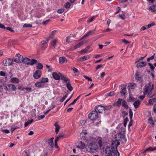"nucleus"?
Returning <instances> with one entry per match:
<instances>
[{"instance_id":"1","label":"nucleus","mask_w":156,"mask_h":156,"mask_svg":"<svg viewBox=\"0 0 156 156\" xmlns=\"http://www.w3.org/2000/svg\"><path fill=\"white\" fill-rule=\"evenodd\" d=\"M154 88V85L150 81L149 83L146 85L144 89V95L147 94L148 97L150 98L152 97L153 90Z\"/></svg>"},{"instance_id":"2","label":"nucleus","mask_w":156,"mask_h":156,"mask_svg":"<svg viewBox=\"0 0 156 156\" xmlns=\"http://www.w3.org/2000/svg\"><path fill=\"white\" fill-rule=\"evenodd\" d=\"M106 154L109 156H119V154L115 148L108 147L106 148L105 151Z\"/></svg>"},{"instance_id":"3","label":"nucleus","mask_w":156,"mask_h":156,"mask_svg":"<svg viewBox=\"0 0 156 156\" xmlns=\"http://www.w3.org/2000/svg\"><path fill=\"white\" fill-rule=\"evenodd\" d=\"M98 148L97 146L94 142L90 143L88 145V147H86V150L89 152H95Z\"/></svg>"},{"instance_id":"4","label":"nucleus","mask_w":156,"mask_h":156,"mask_svg":"<svg viewBox=\"0 0 156 156\" xmlns=\"http://www.w3.org/2000/svg\"><path fill=\"white\" fill-rule=\"evenodd\" d=\"M115 138L119 142L122 140V142H123V143H125L126 141V140L125 138V135L121 133H119L115 134Z\"/></svg>"},{"instance_id":"5","label":"nucleus","mask_w":156,"mask_h":156,"mask_svg":"<svg viewBox=\"0 0 156 156\" xmlns=\"http://www.w3.org/2000/svg\"><path fill=\"white\" fill-rule=\"evenodd\" d=\"M98 118V113L95 111H93L88 115L89 119L92 120L96 119Z\"/></svg>"},{"instance_id":"6","label":"nucleus","mask_w":156,"mask_h":156,"mask_svg":"<svg viewBox=\"0 0 156 156\" xmlns=\"http://www.w3.org/2000/svg\"><path fill=\"white\" fill-rule=\"evenodd\" d=\"M13 60L10 58L5 59L3 61V63L5 66L11 65L13 63Z\"/></svg>"},{"instance_id":"7","label":"nucleus","mask_w":156,"mask_h":156,"mask_svg":"<svg viewBox=\"0 0 156 156\" xmlns=\"http://www.w3.org/2000/svg\"><path fill=\"white\" fill-rule=\"evenodd\" d=\"M5 89L9 91H13L16 89V87L14 85L8 84L5 87Z\"/></svg>"},{"instance_id":"8","label":"nucleus","mask_w":156,"mask_h":156,"mask_svg":"<svg viewBox=\"0 0 156 156\" xmlns=\"http://www.w3.org/2000/svg\"><path fill=\"white\" fill-rule=\"evenodd\" d=\"M41 71L39 70H38L34 73L33 77L35 79H38L41 77Z\"/></svg>"},{"instance_id":"9","label":"nucleus","mask_w":156,"mask_h":156,"mask_svg":"<svg viewBox=\"0 0 156 156\" xmlns=\"http://www.w3.org/2000/svg\"><path fill=\"white\" fill-rule=\"evenodd\" d=\"M62 74L60 73H57L56 72H54L52 74V76L54 79L58 80L60 79Z\"/></svg>"},{"instance_id":"10","label":"nucleus","mask_w":156,"mask_h":156,"mask_svg":"<svg viewBox=\"0 0 156 156\" xmlns=\"http://www.w3.org/2000/svg\"><path fill=\"white\" fill-rule=\"evenodd\" d=\"M16 55L17 58H15L14 59V62L18 63H20L22 62L23 56L20 54H16Z\"/></svg>"},{"instance_id":"11","label":"nucleus","mask_w":156,"mask_h":156,"mask_svg":"<svg viewBox=\"0 0 156 156\" xmlns=\"http://www.w3.org/2000/svg\"><path fill=\"white\" fill-rule=\"evenodd\" d=\"M95 111L98 113H101L104 110V107L101 105H98L95 107Z\"/></svg>"},{"instance_id":"12","label":"nucleus","mask_w":156,"mask_h":156,"mask_svg":"<svg viewBox=\"0 0 156 156\" xmlns=\"http://www.w3.org/2000/svg\"><path fill=\"white\" fill-rule=\"evenodd\" d=\"M119 142L115 139L114 141H113L112 144V146L110 147L115 148L116 149H117V147L119 145Z\"/></svg>"},{"instance_id":"13","label":"nucleus","mask_w":156,"mask_h":156,"mask_svg":"<svg viewBox=\"0 0 156 156\" xmlns=\"http://www.w3.org/2000/svg\"><path fill=\"white\" fill-rule=\"evenodd\" d=\"M120 86L121 89H122V90L120 91V94L121 95H125L126 93V86L125 85L122 84Z\"/></svg>"},{"instance_id":"14","label":"nucleus","mask_w":156,"mask_h":156,"mask_svg":"<svg viewBox=\"0 0 156 156\" xmlns=\"http://www.w3.org/2000/svg\"><path fill=\"white\" fill-rule=\"evenodd\" d=\"M136 84L134 83H131L128 86V87H129L128 89L129 94L131 93V91L134 89V87H136Z\"/></svg>"},{"instance_id":"15","label":"nucleus","mask_w":156,"mask_h":156,"mask_svg":"<svg viewBox=\"0 0 156 156\" xmlns=\"http://www.w3.org/2000/svg\"><path fill=\"white\" fill-rule=\"evenodd\" d=\"M147 65L146 62L142 61L137 63V68H142L145 67Z\"/></svg>"},{"instance_id":"16","label":"nucleus","mask_w":156,"mask_h":156,"mask_svg":"<svg viewBox=\"0 0 156 156\" xmlns=\"http://www.w3.org/2000/svg\"><path fill=\"white\" fill-rule=\"evenodd\" d=\"M61 79L63 80L66 84L70 82V80L68 78L66 77V76L63 75H62Z\"/></svg>"},{"instance_id":"17","label":"nucleus","mask_w":156,"mask_h":156,"mask_svg":"<svg viewBox=\"0 0 156 156\" xmlns=\"http://www.w3.org/2000/svg\"><path fill=\"white\" fill-rule=\"evenodd\" d=\"M53 139L54 137H52L50 139L46 141V143L48 144L51 147H53L54 146Z\"/></svg>"},{"instance_id":"18","label":"nucleus","mask_w":156,"mask_h":156,"mask_svg":"<svg viewBox=\"0 0 156 156\" xmlns=\"http://www.w3.org/2000/svg\"><path fill=\"white\" fill-rule=\"evenodd\" d=\"M156 150V147H150L145 150L144 152L153 151Z\"/></svg>"},{"instance_id":"19","label":"nucleus","mask_w":156,"mask_h":156,"mask_svg":"<svg viewBox=\"0 0 156 156\" xmlns=\"http://www.w3.org/2000/svg\"><path fill=\"white\" fill-rule=\"evenodd\" d=\"M77 147L80 149H84L85 147V145L83 142L80 141Z\"/></svg>"},{"instance_id":"20","label":"nucleus","mask_w":156,"mask_h":156,"mask_svg":"<svg viewBox=\"0 0 156 156\" xmlns=\"http://www.w3.org/2000/svg\"><path fill=\"white\" fill-rule=\"evenodd\" d=\"M67 61V58L64 57H61L59 58V62L60 64H62Z\"/></svg>"},{"instance_id":"21","label":"nucleus","mask_w":156,"mask_h":156,"mask_svg":"<svg viewBox=\"0 0 156 156\" xmlns=\"http://www.w3.org/2000/svg\"><path fill=\"white\" fill-rule=\"evenodd\" d=\"M148 9L153 12H156V5H153L150 6Z\"/></svg>"},{"instance_id":"22","label":"nucleus","mask_w":156,"mask_h":156,"mask_svg":"<svg viewBox=\"0 0 156 156\" xmlns=\"http://www.w3.org/2000/svg\"><path fill=\"white\" fill-rule=\"evenodd\" d=\"M90 58V56L88 55L85 56L80 58L79 61L81 62H83L89 59Z\"/></svg>"},{"instance_id":"23","label":"nucleus","mask_w":156,"mask_h":156,"mask_svg":"<svg viewBox=\"0 0 156 156\" xmlns=\"http://www.w3.org/2000/svg\"><path fill=\"white\" fill-rule=\"evenodd\" d=\"M148 123L151 125L152 127H154V126L155 124L152 117H150L148 120Z\"/></svg>"},{"instance_id":"24","label":"nucleus","mask_w":156,"mask_h":156,"mask_svg":"<svg viewBox=\"0 0 156 156\" xmlns=\"http://www.w3.org/2000/svg\"><path fill=\"white\" fill-rule=\"evenodd\" d=\"M35 87H44V85L41 82V81L36 82L35 83Z\"/></svg>"},{"instance_id":"25","label":"nucleus","mask_w":156,"mask_h":156,"mask_svg":"<svg viewBox=\"0 0 156 156\" xmlns=\"http://www.w3.org/2000/svg\"><path fill=\"white\" fill-rule=\"evenodd\" d=\"M56 31V30H54L51 33V34L47 38V41L49 40L50 39L54 37L55 34V33Z\"/></svg>"},{"instance_id":"26","label":"nucleus","mask_w":156,"mask_h":156,"mask_svg":"<svg viewBox=\"0 0 156 156\" xmlns=\"http://www.w3.org/2000/svg\"><path fill=\"white\" fill-rule=\"evenodd\" d=\"M10 81L11 83H18L20 82L19 80L16 77H12L11 78Z\"/></svg>"},{"instance_id":"27","label":"nucleus","mask_w":156,"mask_h":156,"mask_svg":"<svg viewBox=\"0 0 156 156\" xmlns=\"http://www.w3.org/2000/svg\"><path fill=\"white\" fill-rule=\"evenodd\" d=\"M30 61V59L27 58H23L22 62H23L24 63L27 65H29Z\"/></svg>"},{"instance_id":"28","label":"nucleus","mask_w":156,"mask_h":156,"mask_svg":"<svg viewBox=\"0 0 156 156\" xmlns=\"http://www.w3.org/2000/svg\"><path fill=\"white\" fill-rule=\"evenodd\" d=\"M54 125L55 127V132L56 134H57L60 129V127L58 123H55Z\"/></svg>"},{"instance_id":"29","label":"nucleus","mask_w":156,"mask_h":156,"mask_svg":"<svg viewBox=\"0 0 156 156\" xmlns=\"http://www.w3.org/2000/svg\"><path fill=\"white\" fill-rule=\"evenodd\" d=\"M156 101V97L149 99L148 100V105H152L154 102Z\"/></svg>"},{"instance_id":"30","label":"nucleus","mask_w":156,"mask_h":156,"mask_svg":"<svg viewBox=\"0 0 156 156\" xmlns=\"http://www.w3.org/2000/svg\"><path fill=\"white\" fill-rule=\"evenodd\" d=\"M66 85L67 88L69 91H71L73 90V88L71 86L70 82L66 84Z\"/></svg>"},{"instance_id":"31","label":"nucleus","mask_w":156,"mask_h":156,"mask_svg":"<svg viewBox=\"0 0 156 156\" xmlns=\"http://www.w3.org/2000/svg\"><path fill=\"white\" fill-rule=\"evenodd\" d=\"M43 67V66L42 64L41 63L39 62L38 63V64H37V66H36V68L38 70H40L42 69Z\"/></svg>"},{"instance_id":"32","label":"nucleus","mask_w":156,"mask_h":156,"mask_svg":"<svg viewBox=\"0 0 156 156\" xmlns=\"http://www.w3.org/2000/svg\"><path fill=\"white\" fill-rule=\"evenodd\" d=\"M37 62V60L34 59H30V64L29 65H33L34 64L36 63Z\"/></svg>"},{"instance_id":"33","label":"nucleus","mask_w":156,"mask_h":156,"mask_svg":"<svg viewBox=\"0 0 156 156\" xmlns=\"http://www.w3.org/2000/svg\"><path fill=\"white\" fill-rule=\"evenodd\" d=\"M41 81L44 85L45 83L48 81V78H42Z\"/></svg>"},{"instance_id":"34","label":"nucleus","mask_w":156,"mask_h":156,"mask_svg":"<svg viewBox=\"0 0 156 156\" xmlns=\"http://www.w3.org/2000/svg\"><path fill=\"white\" fill-rule=\"evenodd\" d=\"M57 38H55L53 40V41L51 43V45L53 46L55 48V45L57 41Z\"/></svg>"},{"instance_id":"35","label":"nucleus","mask_w":156,"mask_h":156,"mask_svg":"<svg viewBox=\"0 0 156 156\" xmlns=\"http://www.w3.org/2000/svg\"><path fill=\"white\" fill-rule=\"evenodd\" d=\"M122 106L124 107L126 109H128V106L126 102L125 101H123L122 102Z\"/></svg>"},{"instance_id":"36","label":"nucleus","mask_w":156,"mask_h":156,"mask_svg":"<svg viewBox=\"0 0 156 156\" xmlns=\"http://www.w3.org/2000/svg\"><path fill=\"white\" fill-rule=\"evenodd\" d=\"M122 100V99L120 98H119L118 99V101L116 102V105L117 106H119L120 105L121 103V101Z\"/></svg>"},{"instance_id":"37","label":"nucleus","mask_w":156,"mask_h":156,"mask_svg":"<svg viewBox=\"0 0 156 156\" xmlns=\"http://www.w3.org/2000/svg\"><path fill=\"white\" fill-rule=\"evenodd\" d=\"M90 48V46H87L84 49L81 50V52L82 53H86L88 51Z\"/></svg>"},{"instance_id":"38","label":"nucleus","mask_w":156,"mask_h":156,"mask_svg":"<svg viewBox=\"0 0 156 156\" xmlns=\"http://www.w3.org/2000/svg\"><path fill=\"white\" fill-rule=\"evenodd\" d=\"M68 94L66 93L65 95H64L60 99V101L61 102H63L68 96Z\"/></svg>"},{"instance_id":"39","label":"nucleus","mask_w":156,"mask_h":156,"mask_svg":"<svg viewBox=\"0 0 156 156\" xmlns=\"http://www.w3.org/2000/svg\"><path fill=\"white\" fill-rule=\"evenodd\" d=\"M24 89H25L27 92H29L32 91V90H31L32 89L30 87H26V88L23 87V88H22V90H24Z\"/></svg>"},{"instance_id":"40","label":"nucleus","mask_w":156,"mask_h":156,"mask_svg":"<svg viewBox=\"0 0 156 156\" xmlns=\"http://www.w3.org/2000/svg\"><path fill=\"white\" fill-rule=\"evenodd\" d=\"M80 96H81V95L79 96L76 99H75L72 103H71L69 105H73L74 104H75V103L76 102V101H77V100L80 97Z\"/></svg>"},{"instance_id":"41","label":"nucleus","mask_w":156,"mask_h":156,"mask_svg":"<svg viewBox=\"0 0 156 156\" xmlns=\"http://www.w3.org/2000/svg\"><path fill=\"white\" fill-rule=\"evenodd\" d=\"M71 6V4L69 2L66 3L65 5V7L66 9L69 8Z\"/></svg>"},{"instance_id":"42","label":"nucleus","mask_w":156,"mask_h":156,"mask_svg":"<svg viewBox=\"0 0 156 156\" xmlns=\"http://www.w3.org/2000/svg\"><path fill=\"white\" fill-rule=\"evenodd\" d=\"M32 25L29 24L25 23L23 25V27H31Z\"/></svg>"},{"instance_id":"43","label":"nucleus","mask_w":156,"mask_h":156,"mask_svg":"<svg viewBox=\"0 0 156 156\" xmlns=\"http://www.w3.org/2000/svg\"><path fill=\"white\" fill-rule=\"evenodd\" d=\"M114 91L111 92L107 94L106 96H107L112 97L114 95Z\"/></svg>"},{"instance_id":"44","label":"nucleus","mask_w":156,"mask_h":156,"mask_svg":"<svg viewBox=\"0 0 156 156\" xmlns=\"http://www.w3.org/2000/svg\"><path fill=\"white\" fill-rule=\"evenodd\" d=\"M122 41L125 44H129V42L125 39H122Z\"/></svg>"},{"instance_id":"45","label":"nucleus","mask_w":156,"mask_h":156,"mask_svg":"<svg viewBox=\"0 0 156 156\" xmlns=\"http://www.w3.org/2000/svg\"><path fill=\"white\" fill-rule=\"evenodd\" d=\"M135 99L132 97L129 96V101L130 102H134L135 101Z\"/></svg>"},{"instance_id":"46","label":"nucleus","mask_w":156,"mask_h":156,"mask_svg":"<svg viewBox=\"0 0 156 156\" xmlns=\"http://www.w3.org/2000/svg\"><path fill=\"white\" fill-rule=\"evenodd\" d=\"M137 81H140L141 82L143 81V79L142 76H139L137 74Z\"/></svg>"},{"instance_id":"47","label":"nucleus","mask_w":156,"mask_h":156,"mask_svg":"<svg viewBox=\"0 0 156 156\" xmlns=\"http://www.w3.org/2000/svg\"><path fill=\"white\" fill-rule=\"evenodd\" d=\"M149 66H150V69L152 71H154L155 68L153 66L152 64L151 63H148Z\"/></svg>"},{"instance_id":"48","label":"nucleus","mask_w":156,"mask_h":156,"mask_svg":"<svg viewBox=\"0 0 156 156\" xmlns=\"http://www.w3.org/2000/svg\"><path fill=\"white\" fill-rule=\"evenodd\" d=\"M129 121V119L127 117H126L124 120V125L125 127H126L127 122Z\"/></svg>"},{"instance_id":"49","label":"nucleus","mask_w":156,"mask_h":156,"mask_svg":"<svg viewBox=\"0 0 156 156\" xmlns=\"http://www.w3.org/2000/svg\"><path fill=\"white\" fill-rule=\"evenodd\" d=\"M129 117L130 119H131L133 117V113L132 112V110L131 109H129Z\"/></svg>"},{"instance_id":"50","label":"nucleus","mask_w":156,"mask_h":156,"mask_svg":"<svg viewBox=\"0 0 156 156\" xmlns=\"http://www.w3.org/2000/svg\"><path fill=\"white\" fill-rule=\"evenodd\" d=\"M112 108V105H109V106H106L105 107H104V110H105V109L109 110Z\"/></svg>"},{"instance_id":"51","label":"nucleus","mask_w":156,"mask_h":156,"mask_svg":"<svg viewBox=\"0 0 156 156\" xmlns=\"http://www.w3.org/2000/svg\"><path fill=\"white\" fill-rule=\"evenodd\" d=\"M3 83L2 82H0V92H1L3 90L2 87L3 86Z\"/></svg>"},{"instance_id":"52","label":"nucleus","mask_w":156,"mask_h":156,"mask_svg":"<svg viewBox=\"0 0 156 156\" xmlns=\"http://www.w3.org/2000/svg\"><path fill=\"white\" fill-rule=\"evenodd\" d=\"M87 134V132L86 130H83L82 132H81L80 133V135H86Z\"/></svg>"},{"instance_id":"53","label":"nucleus","mask_w":156,"mask_h":156,"mask_svg":"<svg viewBox=\"0 0 156 156\" xmlns=\"http://www.w3.org/2000/svg\"><path fill=\"white\" fill-rule=\"evenodd\" d=\"M95 30H90L88 32L89 35L91 34H94Z\"/></svg>"},{"instance_id":"54","label":"nucleus","mask_w":156,"mask_h":156,"mask_svg":"<svg viewBox=\"0 0 156 156\" xmlns=\"http://www.w3.org/2000/svg\"><path fill=\"white\" fill-rule=\"evenodd\" d=\"M64 11V9H60L57 10V12L58 13H62Z\"/></svg>"},{"instance_id":"55","label":"nucleus","mask_w":156,"mask_h":156,"mask_svg":"<svg viewBox=\"0 0 156 156\" xmlns=\"http://www.w3.org/2000/svg\"><path fill=\"white\" fill-rule=\"evenodd\" d=\"M5 29H6L7 30H9L11 32H14V31L10 27H6Z\"/></svg>"},{"instance_id":"56","label":"nucleus","mask_w":156,"mask_h":156,"mask_svg":"<svg viewBox=\"0 0 156 156\" xmlns=\"http://www.w3.org/2000/svg\"><path fill=\"white\" fill-rule=\"evenodd\" d=\"M73 96V94H72L70 96V97L69 98H68V99H67L64 102V105H65L66 104V103L68 101H69L70 100V99L71 98H72V97Z\"/></svg>"},{"instance_id":"57","label":"nucleus","mask_w":156,"mask_h":156,"mask_svg":"<svg viewBox=\"0 0 156 156\" xmlns=\"http://www.w3.org/2000/svg\"><path fill=\"white\" fill-rule=\"evenodd\" d=\"M154 55H152L151 57H149V58H147V61H149L150 60H153L154 58Z\"/></svg>"},{"instance_id":"58","label":"nucleus","mask_w":156,"mask_h":156,"mask_svg":"<svg viewBox=\"0 0 156 156\" xmlns=\"http://www.w3.org/2000/svg\"><path fill=\"white\" fill-rule=\"evenodd\" d=\"M119 17L122 20H124L126 18L124 14H120L119 15Z\"/></svg>"},{"instance_id":"59","label":"nucleus","mask_w":156,"mask_h":156,"mask_svg":"<svg viewBox=\"0 0 156 156\" xmlns=\"http://www.w3.org/2000/svg\"><path fill=\"white\" fill-rule=\"evenodd\" d=\"M116 11L115 12V14H118L120 12V8L119 7H118L116 9Z\"/></svg>"},{"instance_id":"60","label":"nucleus","mask_w":156,"mask_h":156,"mask_svg":"<svg viewBox=\"0 0 156 156\" xmlns=\"http://www.w3.org/2000/svg\"><path fill=\"white\" fill-rule=\"evenodd\" d=\"M83 76L86 79H87L89 81H92V79L90 78H89L86 76Z\"/></svg>"},{"instance_id":"61","label":"nucleus","mask_w":156,"mask_h":156,"mask_svg":"<svg viewBox=\"0 0 156 156\" xmlns=\"http://www.w3.org/2000/svg\"><path fill=\"white\" fill-rule=\"evenodd\" d=\"M122 114L123 115V117H124L125 116L128 115V113L126 111H123L122 112Z\"/></svg>"},{"instance_id":"62","label":"nucleus","mask_w":156,"mask_h":156,"mask_svg":"<svg viewBox=\"0 0 156 156\" xmlns=\"http://www.w3.org/2000/svg\"><path fill=\"white\" fill-rule=\"evenodd\" d=\"M45 117V116L44 115H41L39 116L38 117V120H40L41 119H42Z\"/></svg>"},{"instance_id":"63","label":"nucleus","mask_w":156,"mask_h":156,"mask_svg":"<svg viewBox=\"0 0 156 156\" xmlns=\"http://www.w3.org/2000/svg\"><path fill=\"white\" fill-rule=\"evenodd\" d=\"M0 75L2 76H5V73L3 71H0Z\"/></svg>"},{"instance_id":"64","label":"nucleus","mask_w":156,"mask_h":156,"mask_svg":"<svg viewBox=\"0 0 156 156\" xmlns=\"http://www.w3.org/2000/svg\"><path fill=\"white\" fill-rule=\"evenodd\" d=\"M73 70L74 73H76L78 71V70L75 67L73 68Z\"/></svg>"}]
</instances>
